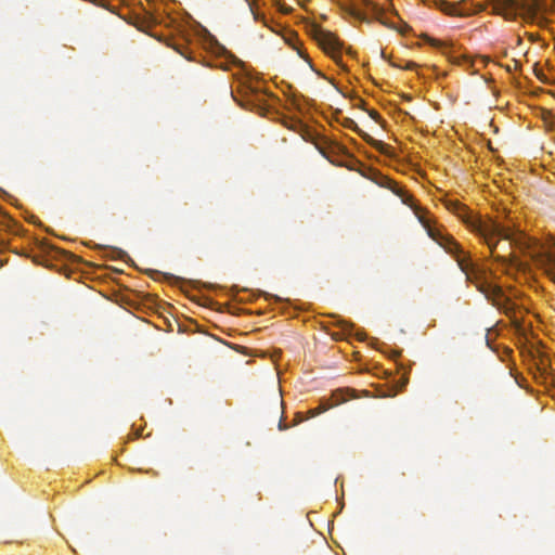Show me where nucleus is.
Listing matches in <instances>:
<instances>
[{"instance_id":"9d476101","label":"nucleus","mask_w":555,"mask_h":555,"mask_svg":"<svg viewBox=\"0 0 555 555\" xmlns=\"http://www.w3.org/2000/svg\"><path fill=\"white\" fill-rule=\"evenodd\" d=\"M309 413L313 417V416L318 415L319 413H321V410H310Z\"/></svg>"},{"instance_id":"39448f33","label":"nucleus","mask_w":555,"mask_h":555,"mask_svg":"<svg viewBox=\"0 0 555 555\" xmlns=\"http://www.w3.org/2000/svg\"><path fill=\"white\" fill-rule=\"evenodd\" d=\"M436 7L438 10H440L441 12H443L448 15H459L460 14L459 8L455 4L444 1V0L437 1Z\"/></svg>"},{"instance_id":"423d86ee","label":"nucleus","mask_w":555,"mask_h":555,"mask_svg":"<svg viewBox=\"0 0 555 555\" xmlns=\"http://www.w3.org/2000/svg\"><path fill=\"white\" fill-rule=\"evenodd\" d=\"M354 10L375 11L376 5L371 0H347Z\"/></svg>"},{"instance_id":"6e6552de","label":"nucleus","mask_w":555,"mask_h":555,"mask_svg":"<svg viewBox=\"0 0 555 555\" xmlns=\"http://www.w3.org/2000/svg\"><path fill=\"white\" fill-rule=\"evenodd\" d=\"M250 9V12L254 14L255 13V7L257 4V1L258 0H245Z\"/></svg>"},{"instance_id":"f03ea898","label":"nucleus","mask_w":555,"mask_h":555,"mask_svg":"<svg viewBox=\"0 0 555 555\" xmlns=\"http://www.w3.org/2000/svg\"><path fill=\"white\" fill-rule=\"evenodd\" d=\"M429 236L437 242L444 250L452 256L455 257V260L462 270V272L466 275V279L476 284L478 289L485 294H488L482 279L486 275L483 271L477 268L465 255V253L461 249L460 245L453 241V238L447 234L441 233L438 230L431 229L427 227Z\"/></svg>"},{"instance_id":"1a4fd4ad","label":"nucleus","mask_w":555,"mask_h":555,"mask_svg":"<svg viewBox=\"0 0 555 555\" xmlns=\"http://www.w3.org/2000/svg\"><path fill=\"white\" fill-rule=\"evenodd\" d=\"M430 44L434 47H439L440 42L437 39H430Z\"/></svg>"},{"instance_id":"7ed1b4c3","label":"nucleus","mask_w":555,"mask_h":555,"mask_svg":"<svg viewBox=\"0 0 555 555\" xmlns=\"http://www.w3.org/2000/svg\"><path fill=\"white\" fill-rule=\"evenodd\" d=\"M319 47L340 67L343 65L341 43L337 36L331 31L319 30L315 34Z\"/></svg>"},{"instance_id":"f257e3e1","label":"nucleus","mask_w":555,"mask_h":555,"mask_svg":"<svg viewBox=\"0 0 555 555\" xmlns=\"http://www.w3.org/2000/svg\"><path fill=\"white\" fill-rule=\"evenodd\" d=\"M472 230L482 237L495 260L519 269L521 263L512 253L513 246L528 249L537 266L555 283V242L547 248L535 250L538 242L500 224L493 219L478 220L472 223Z\"/></svg>"},{"instance_id":"0eeeda50","label":"nucleus","mask_w":555,"mask_h":555,"mask_svg":"<svg viewBox=\"0 0 555 555\" xmlns=\"http://www.w3.org/2000/svg\"><path fill=\"white\" fill-rule=\"evenodd\" d=\"M298 54L308 63L309 67L311 69H313V66H312V63H311V60L309 59V56L307 54H304L302 51H298Z\"/></svg>"},{"instance_id":"20e7f679","label":"nucleus","mask_w":555,"mask_h":555,"mask_svg":"<svg viewBox=\"0 0 555 555\" xmlns=\"http://www.w3.org/2000/svg\"><path fill=\"white\" fill-rule=\"evenodd\" d=\"M492 7L493 11L496 14L502 15L505 20H514L524 11L530 14L535 13L537 11L535 3L525 8V4H520L515 0H493Z\"/></svg>"},{"instance_id":"9b49d317","label":"nucleus","mask_w":555,"mask_h":555,"mask_svg":"<svg viewBox=\"0 0 555 555\" xmlns=\"http://www.w3.org/2000/svg\"><path fill=\"white\" fill-rule=\"evenodd\" d=\"M492 291L495 296H499V294L501 293V289L496 286H494Z\"/></svg>"}]
</instances>
